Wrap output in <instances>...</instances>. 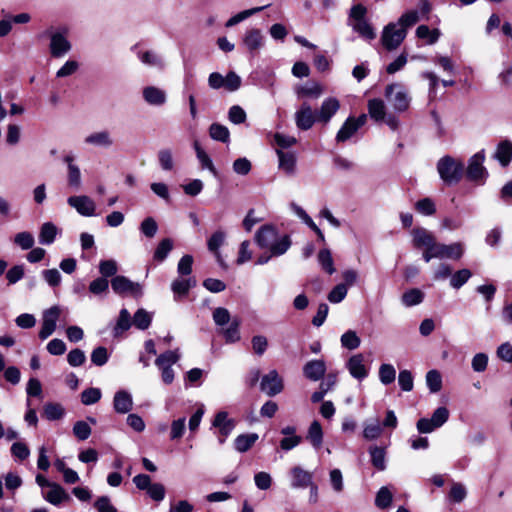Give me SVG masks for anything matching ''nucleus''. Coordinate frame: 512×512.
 Returning <instances> with one entry per match:
<instances>
[{"instance_id":"obj_1","label":"nucleus","mask_w":512,"mask_h":512,"mask_svg":"<svg viewBox=\"0 0 512 512\" xmlns=\"http://www.w3.org/2000/svg\"><path fill=\"white\" fill-rule=\"evenodd\" d=\"M255 242L261 249H269L274 256L283 255L291 245L288 236L278 237L272 225L262 226L255 234Z\"/></svg>"},{"instance_id":"obj_2","label":"nucleus","mask_w":512,"mask_h":512,"mask_svg":"<svg viewBox=\"0 0 512 512\" xmlns=\"http://www.w3.org/2000/svg\"><path fill=\"white\" fill-rule=\"evenodd\" d=\"M46 34L50 38L49 51L52 57L61 58L71 51L72 44L68 39L67 27L50 28Z\"/></svg>"},{"instance_id":"obj_3","label":"nucleus","mask_w":512,"mask_h":512,"mask_svg":"<svg viewBox=\"0 0 512 512\" xmlns=\"http://www.w3.org/2000/svg\"><path fill=\"white\" fill-rule=\"evenodd\" d=\"M464 165L450 156H444L437 163L440 178L447 184L458 183L463 175Z\"/></svg>"},{"instance_id":"obj_4","label":"nucleus","mask_w":512,"mask_h":512,"mask_svg":"<svg viewBox=\"0 0 512 512\" xmlns=\"http://www.w3.org/2000/svg\"><path fill=\"white\" fill-rule=\"evenodd\" d=\"M464 254L463 244L456 242L449 245L436 242L429 253H423L425 262H430L433 258L458 260Z\"/></svg>"},{"instance_id":"obj_5","label":"nucleus","mask_w":512,"mask_h":512,"mask_svg":"<svg viewBox=\"0 0 512 512\" xmlns=\"http://www.w3.org/2000/svg\"><path fill=\"white\" fill-rule=\"evenodd\" d=\"M407 32L397 22L388 23L382 30L381 43L388 51L396 50L405 40Z\"/></svg>"},{"instance_id":"obj_6","label":"nucleus","mask_w":512,"mask_h":512,"mask_svg":"<svg viewBox=\"0 0 512 512\" xmlns=\"http://www.w3.org/2000/svg\"><path fill=\"white\" fill-rule=\"evenodd\" d=\"M384 95L397 112L406 111L410 105V97L404 86L399 83L387 85Z\"/></svg>"},{"instance_id":"obj_7","label":"nucleus","mask_w":512,"mask_h":512,"mask_svg":"<svg viewBox=\"0 0 512 512\" xmlns=\"http://www.w3.org/2000/svg\"><path fill=\"white\" fill-rule=\"evenodd\" d=\"M179 358L180 354L178 349H176L162 353L155 361L156 366L161 371L162 381L167 385L171 384L174 380V371L172 369V365L175 364Z\"/></svg>"},{"instance_id":"obj_8","label":"nucleus","mask_w":512,"mask_h":512,"mask_svg":"<svg viewBox=\"0 0 512 512\" xmlns=\"http://www.w3.org/2000/svg\"><path fill=\"white\" fill-rule=\"evenodd\" d=\"M485 151L481 150L470 157L467 166V178L471 181L483 184L488 177V171L484 167Z\"/></svg>"},{"instance_id":"obj_9","label":"nucleus","mask_w":512,"mask_h":512,"mask_svg":"<svg viewBox=\"0 0 512 512\" xmlns=\"http://www.w3.org/2000/svg\"><path fill=\"white\" fill-rule=\"evenodd\" d=\"M111 286L116 294L122 295L128 293L133 297H141L143 294L142 286L133 282L125 276L117 275L111 280Z\"/></svg>"},{"instance_id":"obj_10","label":"nucleus","mask_w":512,"mask_h":512,"mask_svg":"<svg viewBox=\"0 0 512 512\" xmlns=\"http://www.w3.org/2000/svg\"><path fill=\"white\" fill-rule=\"evenodd\" d=\"M61 311V308L56 305L43 312L42 326L39 331L40 339L45 340L54 333Z\"/></svg>"},{"instance_id":"obj_11","label":"nucleus","mask_w":512,"mask_h":512,"mask_svg":"<svg viewBox=\"0 0 512 512\" xmlns=\"http://www.w3.org/2000/svg\"><path fill=\"white\" fill-rule=\"evenodd\" d=\"M212 426L218 430L219 443L223 444L234 430L236 421L229 418L226 411H220L215 415L212 421Z\"/></svg>"},{"instance_id":"obj_12","label":"nucleus","mask_w":512,"mask_h":512,"mask_svg":"<svg viewBox=\"0 0 512 512\" xmlns=\"http://www.w3.org/2000/svg\"><path fill=\"white\" fill-rule=\"evenodd\" d=\"M265 37L259 28L247 29L242 37V45L250 54L257 53L264 47Z\"/></svg>"},{"instance_id":"obj_13","label":"nucleus","mask_w":512,"mask_h":512,"mask_svg":"<svg viewBox=\"0 0 512 512\" xmlns=\"http://www.w3.org/2000/svg\"><path fill=\"white\" fill-rule=\"evenodd\" d=\"M67 203L84 217L96 215V204L86 195L70 196Z\"/></svg>"},{"instance_id":"obj_14","label":"nucleus","mask_w":512,"mask_h":512,"mask_svg":"<svg viewBox=\"0 0 512 512\" xmlns=\"http://www.w3.org/2000/svg\"><path fill=\"white\" fill-rule=\"evenodd\" d=\"M346 368L350 375L359 381L365 379L369 373V368L365 364V357L361 353L352 355L346 362Z\"/></svg>"},{"instance_id":"obj_15","label":"nucleus","mask_w":512,"mask_h":512,"mask_svg":"<svg viewBox=\"0 0 512 512\" xmlns=\"http://www.w3.org/2000/svg\"><path fill=\"white\" fill-rule=\"evenodd\" d=\"M436 242L434 235L427 229L415 228L412 230V243L415 248H424L423 253H429Z\"/></svg>"},{"instance_id":"obj_16","label":"nucleus","mask_w":512,"mask_h":512,"mask_svg":"<svg viewBox=\"0 0 512 512\" xmlns=\"http://www.w3.org/2000/svg\"><path fill=\"white\" fill-rule=\"evenodd\" d=\"M316 121L317 114L314 113L312 107L306 102L295 112V123L301 130L310 129Z\"/></svg>"},{"instance_id":"obj_17","label":"nucleus","mask_w":512,"mask_h":512,"mask_svg":"<svg viewBox=\"0 0 512 512\" xmlns=\"http://www.w3.org/2000/svg\"><path fill=\"white\" fill-rule=\"evenodd\" d=\"M261 389L269 396H274L283 390V382L276 370H271L261 381Z\"/></svg>"},{"instance_id":"obj_18","label":"nucleus","mask_w":512,"mask_h":512,"mask_svg":"<svg viewBox=\"0 0 512 512\" xmlns=\"http://www.w3.org/2000/svg\"><path fill=\"white\" fill-rule=\"evenodd\" d=\"M276 154L279 160V169L283 171L288 176H293L297 172V156L294 152L291 151H283L282 149H277Z\"/></svg>"},{"instance_id":"obj_19","label":"nucleus","mask_w":512,"mask_h":512,"mask_svg":"<svg viewBox=\"0 0 512 512\" xmlns=\"http://www.w3.org/2000/svg\"><path fill=\"white\" fill-rule=\"evenodd\" d=\"M340 108L339 101L330 97L323 101L317 114V121L327 124Z\"/></svg>"},{"instance_id":"obj_20","label":"nucleus","mask_w":512,"mask_h":512,"mask_svg":"<svg viewBox=\"0 0 512 512\" xmlns=\"http://www.w3.org/2000/svg\"><path fill=\"white\" fill-rule=\"evenodd\" d=\"M113 408L119 414H127L133 408V398L126 390H119L113 398Z\"/></svg>"},{"instance_id":"obj_21","label":"nucleus","mask_w":512,"mask_h":512,"mask_svg":"<svg viewBox=\"0 0 512 512\" xmlns=\"http://www.w3.org/2000/svg\"><path fill=\"white\" fill-rule=\"evenodd\" d=\"M84 142L88 145L101 148H110L114 144L111 133L107 130L93 132L85 137Z\"/></svg>"},{"instance_id":"obj_22","label":"nucleus","mask_w":512,"mask_h":512,"mask_svg":"<svg viewBox=\"0 0 512 512\" xmlns=\"http://www.w3.org/2000/svg\"><path fill=\"white\" fill-rule=\"evenodd\" d=\"M291 486L293 488H307L312 484V474L299 466L290 470Z\"/></svg>"},{"instance_id":"obj_23","label":"nucleus","mask_w":512,"mask_h":512,"mask_svg":"<svg viewBox=\"0 0 512 512\" xmlns=\"http://www.w3.org/2000/svg\"><path fill=\"white\" fill-rule=\"evenodd\" d=\"M326 372V365L323 360H311L303 367V373L306 378L312 381L320 380Z\"/></svg>"},{"instance_id":"obj_24","label":"nucleus","mask_w":512,"mask_h":512,"mask_svg":"<svg viewBox=\"0 0 512 512\" xmlns=\"http://www.w3.org/2000/svg\"><path fill=\"white\" fill-rule=\"evenodd\" d=\"M143 98L150 105L161 106L166 102V93L158 87L148 86L143 89Z\"/></svg>"},{"instance_id":"obj_25","label":"nucleus","mask_w":512,"mask_h":512,"mask_svg":"<svg viewBox=\"0 0 512 512\" xmlns=\"http://www.w3.org/2000/svg\"><path fill=\"white\" fill-rule=\"evenodd\" d=\"M368 113L375 122H382L386 118V105L382 99L374 98L368 101Z\"/></svg>"},{"instance_id":"obj_26","label":"nucleus","mask_w":512,"mask_h":512,"mask_svg":"<svg viewBox=\"0 0 512 512\" xmlns=\"http://www.w3.org/2000/svg\"><path fill=\"white\" fill-rule=\"evenodd\" d=\"M258 438L257 433L240 434L234 440V448L239 453H245L255 445Z\"/></svg>"},{"instance_id":"obj_27","label":"nucleus","mask_w":512,"mask_h":512,"mask_svg":"<svg viewBox=\"0 0 512 512\" xmlns=\"http://www.w3.org/2000/svg\"><path fill=\"white\" fill-rule=\"evenodd\" d=\"M494 158L498 160L502 166H507L512 159V142L509 140L501 141L496 148Z\"/></svg>"},{"instance_id":"obj_28","label":"nucleus","mask_w":512,"mask_h":512,"mask_svg":"<svg viewBox=\"0 0 512 512\" xmlns=\"http://www.w3.org/2000/svg\"><path fill=\"white\" fill-rule=\"evenodd\" d=\"M349 25L355 32H357L363 39L367 41H371L376 38V33L372 25L367 20L349 22Z\"/></svg>"},{"instance_id":"obj_29","label":"nucleus","mask_w":512,"mask_h":512,"mask_svg":"<svg viewBox=\"0 0 512 512\" xmlns=\"http://www.w3.org/2000/svg\"><path fill=\"white\" fill-rule=\"evenodd\" d=\"M139 60L146 66L162 69L164 61L160 55L154 51H139L137 52Z\"/></svg>"},{"instance_id":"obj_30","label":"nucleus","mask_w":512,"mask_h":512,"mask_svg":"<svg viewBox=\"0 0 512 512\" xmlns=\"http://www.w3.org/2000/svg\"><path fill=\"white\" fill-rule=\"evenodd\" d=\"M57 234V227L51 222H46L40 228L39 242L43 245H50L55 241Z\"/></svg>"},{"instance_id":"obj_31","label":"nucleus","mask_w":512,"mask_h":512,"mask_svg":"<svg viewBox=\"0 0 512 512\" xmlns=\"http://www.w3.org/2000/svg\"><path fill=\"white\" fill-rule=\"evenodd\" d=\"M44 498L53 505H58L62 501L68 499L65 490L58 484L52 483Z\"/></svg>"},{"instance_id":"obj_32","label":"nucleus","mask_w":512,"mask_h":512,"mask_svg":"<svg viewBox=\"0 0 512 512\" xmlns=\"http://www.w3.org/2000/svg\"><path fill=\"white\" fill-rule=\"evenodd\" d=\"M194 149L196 152L197 159L200 162L201 168L209 170L216 177L218 175V172H217L211 158L201 148L200 144L197 141L194 142Z\"/></svg>"},{"instance_id":"obj_33","label":"nucleus","mask_w":512,"mask_h":512,"mask_svg":"<svg viewBox=\"0 0 512 512\" xmlns=\"http://www.w3.org/2000/svg\"><path fill=\"white\" fill-rule=\"evenodd\" d=\"M382 432L383 428L379 423L378 419H374L371 422L366 421L363 424V437L366 440L370 441L378 439L382 435Z\"/></svg>"},{"instance_id":"obj_34","label":"nucleus","mask_w":512,"mask_h":512,"mask_svg":"<svg viewBox=\"0 0 512 512\" xmlns=\"http://www.w3.org/2000/svg\"><path fill=\"white\" fill-rule=\"evenodd\" d=\"M296 94L298 98L301 97H319L322 92V86L317 82L307 83L305 85L298 86L296 88Z\"/></svg>"},{"instance_id":"obj_35","label":"nucleus","mask_w":512,"mask_h":512,"mask_svg":"<svg viewBox=\"0 0 512 512\" xmlns=\"http://www.w3.org/2000/svg\"><path fill=\"white\" fill-rule=\"evenodd\" d=\"M317 259L319 265L326 273H328L329 275L335 273L336 268L334 266V260L329 249H321L318 252Z\"/></svg>"},{"instance_id":"obj_36","label":"nucleus","mask_w":512,"mask_h":512,"mask_svg":"<svg viewBox=\"0 0 512 512\" xmlns=\"http://www.w3.org/2000/svg\"><path fill=\"white\" fill-rule=\"evenodd\" d=\"M307 439L315 449H319L323 441V431L318 421H313L308 429Z\"/></svg>"},{"instance_id":"obj_37","label":"nucleus","mask_w":512,"mask_h":512,"mask_svg":"<svg viewBox=\"0 0 512 512\" xmlns=\"http://www.w3.org/2000/svg\"><path fill=\"white\" fill-rule=\"evenodd\" d=\"M369 453L371 456L372 465L380 471L385 470L386 469L385 449L382 447H378V446H371L369 448Z\"/></svg>"},{"instance_id":"obj_38","label":"nucleus","mask_w":512,"mask_h":512,"mask_svg":"<svg viewBox=\"0 0 512 512\" xmlns=\"http://www.w3.org/2000/svg\"><path fill=\"white\" fill-rule=\"evenodd\" d=\"M416 36L419 39H426L427 44L432 45L438 41L441 32L439 29H430L427 25H420L416 29Z\"/></svg>"},{"instance_id":"obj_39","label":"nucleus","mask_w":512,"mask_h":512,"mask_svg":"<svg viewBox=\"0 0 512 512\" xmlns=\"http://www.w3.org/2000/svg\"><path fill=\"white\" fill-rule=\"evenodd\" d=\"M357 130V125L354 124V118L349 117L338 131L336 135V140L338 142H344L350 139L356 133Z\"/></svg>"},{"instance_id":"obj_40","label":"nucleus","mask_w":512,"mask_h":512,"mask_svg":"<svg viewBox=\"0 0 512 512\" xmlns=\"http://www.w3.org/2000/svg\"><path fill=\"white\" fill-rule=\"evenodd\" d=\"M415 210L423 216H432L436 213V204L429 197L418 200L414 205Z\"/></svg>"},{"instance_id":"obj_41","label":"nucleus","mask_w":512,"mask_h":512,"mask_svg":"<svg viewBox=\"0 0 512 512\" xmlns=\"http://www.w3.org/2000/svg\"><path fill=\"white\" fill-rule=\"evenodd\" d=\"M264 8L265 7H254L251 9L243 10V11L233 15L232 17H230L226 21L225 27L231 28V27L237 25L238 23L246 20L247 18L251 17L252 15L262 11Z\"/></svg>"},{"instance_id":"obj_42","label":"nucleus","mask_w":512,"mask_h":512,"mask_svg":"<svg viewBox=\"0 0 512 512\" xmlns=\"http://www.w3.org/2000/svg\"><path fill=\"white\" fill-rule=\"evenodd\" d=\"M420 19L421 17L418 10H408L400 16L397 23L407 32L408 29L414 26Z\"/></svg>"},{"instance_id":"obj_43","label":"nucleus","mask_w":512,"mask_h":512,"mask_svg":"<svg viewBox=\"0 0 512 512\" xmlns=\"http://www.w3.org/2000/svg\"><path fill=\"white\" fill-rule=\"evenodd\" d=\"M209 135L215 141H220L223 143L229 142L230 132L228 128L224 125L213 123L209 128Z\"/></svg>"},{"instance_id":"obj_44","label":"nucleus","mask_w":512,"mask_h":512,"mask_svg":"<svg viewBox=\"0 0 512 512\" xmlns=\"http://www.w3.org/2000/svg\"><path fill=\"white\" fill-rule=\"evenodd\" d=\"M423 299L424 293L417 288L410 289L402 295V302L407 307L418 305Z\"/></svg>"},{"instance_id":"obj_45","label":"nucleus","mask_w":512,"mask_h":512,"mask_svg":"<svg viewBox=\"0 0 512 512\" xmlns=\"http://www.w3.org/2000/svg\"><path fill=\"white\" fill-rule=\"evenodd\" d=\"M173 249V241L170 238H165L160 241L157 248L154 251L153 258L158 262H162L166 259L168 254Z\"/></svg>"},{"instance_id":"obj_46","label":"nucleus","mask_w":512,"mask_h":512,"mask_svg":"<svg viewBox=\"0 0 512 512\" xmlns=\"http://www.w3.org/2000/svg\"><path fill=\"white\" fill-rule=\"evenodd\" d=\"M13 242L22 250H29L33 248L35 239L32 233L23 231L14 236Z\"/></svg>"},{"instance_id":"obj_47","label":"nucleus","mask_w":512,"mask_h":512,"mask_svg":"<svg viewBox=\"0 0 512 512\" xmlns=\"http://www.w3.org/2000/svg\"><path fill=\"white\" fill-rule=\"evenodd\" d=\"M393 499V494L387 486H383L379 489L375 498V505L380 509L388 508Z\"/></svg>"},{"instance_id":"obj_48","label":"nucleus","mask_w":512,"mask_h":512,"mask_svg":"<svg viewBox=\"0 0 512 512\" xmlns=\"http://www.w3.org/2000/svg\"><path fill=\"white\" fill-rule=\"evenodd\" d=\"M194 285H195V281L191 278H188V279L178 278L172 282L171 289L174 292V294L185 295L188 293L190 288H192Z\"/></svg>"},{"instance_id":"obj_49","label":"nucleus","mask_w":512,"mask_h":512,"mask_svg":"<svg viewBox=\"0 0 512 512\" xmlns=\"http://www.w3.org/2000/svg\"><path fill=\"white\" fill-rule=\"evenodd\" d=\"M239 326L240 320L238 318H233L229 327L223 331L225 340L227 342L235 343L240 340Z\"/></svg>"},{"instance_id":"obj_50","label":"nucleus","mask_w":512,"mask_h":512,"mask_svg":"<svg viewBox=\"0 0 512 512\" xmlns=\"http://www.w3.org/2000/svg\"><path fill=\"white\" fill-rule=\"evenodd\" d=\"M131 317L127 309H122L119 313L116 326L114 327V335L118 336L124 331L128 330L131 326Z\"/></svg>"},{"instance_id":"obj_51","label":"nucleus","mask_w":512,"mask_h":512,"mask_svg":"<svg viewBox=\"0 0 512 512\" xmlns=\"http://www.w3.org/2000/svg\"><path fill=\"white\" fill-rule=\"evenodd\" d=\"M152 316L144 309H138L133 317L134 325L140 329L145 330L151 324Z\"/></svg>"},{"instance_id":"obj_52","label":"nucleus","mask_w":512,"mask_h":512,"mask_svg":"<svg viewBox=\"0 0 512 512\" xmlns=\"http://www.w3.org/2000/svg\"><path fill=\"white\" fill-rule=\"evenodd\" d=\"M43 414L50 421L58 420L64 416V408L60 404L47 403Z\"/></svg>"},{"instance_id":"obj_53","label":"nucleus","mask_w":512,"mask_h":512,"mask_svg":"<svg viewBox=\"0 0 512 512\" xmlns=\"http://www.w3.org/2000/svg\"><path fill=\"white\" fill-rule=\"evenodd\" d=\"M472 276V273L468 269H462L451 275L450 285L454 289L461 288Z\"/></svg>"},{"instance_id":"obj_54","label":"nucleus","mask_w":512,"mask_h":512,"mask_svg":"<svg viewBox=\"0 0 512 512\" xmlns=\"http://www.w3.org/2000/svg\"><path fill=\"white\" fill-rule=\"evenodd\" d=\"M427 386L432 393H436L442 388V377L436 370H430L426 375Z\"/></svg>"},{"instance_id":"obj_55","label":"nucleus","mask_w":512,"mask_h":512,"mask_svg":"<svg viewBox=\"0 0 512 512\" xmlns=\"http://www.w3.org/2000/svg\"><path fill=\"white\" fill-rule=\"evenodd\" d=\"M99 272L102 275L101 278L115 276L118 272V264L113 259L102 260L99 263Z\"/></svg>"},{"instance_id":"obj_56","label":"nucleus","mask_w":512,"mask_h":512,"mask_svg":"<svg viewBox=\"0 0 512 512\" xmlns=\"http://www.w3.org/2000/svg\"><path fill=\"white\" fill-rule=\"evenodd\" d=\"M361 340L355 331L349 330L341 336V344L343 347L354 350L360 346Z\"/></svg>"},{"instance_id":"obj_57","label":"nucleus","mask_w":512,"mask_h":512,"mask_svg":"<svg viewBox=\"0 0 512 512\" xmlns=\"http://www.w3.org/2000/svg\"><path fill=\"white\" fill-rule=\"evenodd\" d=\"M102 393L99 388H88L81 393V402L84 405H92L101 399Z\"/></svg>"},{"instance_id":"obj_58","label":"nucleus","mask_w":512,"mask_h":512,"mask_svg":"<svg viewBox=\"0 0 512 512\" xmlns=\"http://www.w3.org/2000/svg\"><path fill=\"white\" fill-rule=\"evenodd\" d=\"M159 165L164 171H171L174 167L173 154L170 149H161L158 152Z\"/></svg>"},{"instance_id":"obj_59","label":"nucleus","mask_w":512,"mask_h":512,"mask_svg":"<svg viewBox=\"0 0 512 512\" xmlns=\"http://www.w3.org/2000/svg\"><path fill=\"white\" fill-rule=\"evenodd\" d=\"M467 496L466 488L463 484L454 482L449 491V499L455 503L462 502Z\"/></svg>"},{"instance_id":"obj_60","label":"nucleus","mask_w":512,"mask_h":512,"mask_svg":"<svg viewBox=\"0 0 512 512\" xmlns=\"http://www.w3.org/2000/svg\"><path fill=\"white\" fill-rule=\"evenodd\" d=\"M67 170L68 185L75 190L80 189L82 185L80 168L78 166H71Z\"/></svg>"},{"instance_id":"obj_61","label":"nucleus","mask_w":512,"mask_h":512,"mask_svg":"<svg viewBox=\"0 0 512 512\" xmlns=\"http://www.w3.org/2000/svg\"><path fill=\"white\" fill-rule=\"evenodd\" d=\"M396 371L391 364H382L379 368V379L384 385H388L395 380Z\"/></svg>"},{"instance_id":"obj_62","label":"nucleus","mask_w":512,"mask_h":512,"mask_svg":"<svg viewBox=\"0 0 512 512\" xmlns=\"http://www.w3.org/2000/svg\"><path fill=\"white\" fill-rule=\"evenodd\" d=\"M348 293V288L346 284H338L336 285L328 294L327 299L331 303H340L343 301Z\"/></svg>"},{"instance_id":"obj_63","label":"nucleus","mask_w":512,"mask_h":512,"mask_svg":"<svg viewBox=\"0 0 512 512\" xmlns=\"http://www.w3.org/2000/svg\"><path fill=\"white\" fill-rule=\"evenodd\" d=\"M73 434L78 440L84 441L91 435V427L85 421H77L73 426Z\"/></svg>"},{"instance_id":"obj_64","label":"nucleus","mask_w":512,"mask_h":512,"mask_svg":"<svg viewBox=\"0 0 512 512\" xmlns=\"http://www.w3.org/2000/svg\"><path fill=\"white\" fill-rule=\"evenodd\" d=\"M94 507L98 512H118L107 496H101L94 502Z\"/></svg>"}]
</instances>
